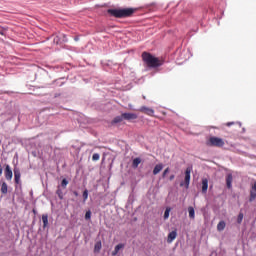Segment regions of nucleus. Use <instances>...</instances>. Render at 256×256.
<instances>
[{"instance_id":"nucleus-30","label":"nucleus","mask_w":256,"mask_h":256,"mask_svg":"<svg viewBox=\"0 0 256 256\" xmlns=\"http://www.w3.org/2000/svg\"><path fill=\"white\" fill-rule=\"evenodd\" d=\"M173 179H175V175L170 176V181H173Z\"/></svg>"},{"instance_id":"nucleus-21","label":"nucleus","mask_w":256,"mask_h":256,"mask_svg":"<svg viewBox=\"0 0 256 256\" xmlns=\"http://www.w3.org/2000/svg\"><path fill=\"white\" fill-rule=\"evenodd\" d=\"M124 120L123 114L121 116H117L113 119L112 123H121Z\"/></svg>"},{"instance_id":"nucleus-3","label":"nucleus","mask_w":256,"mask_h":256,"mask_svg":"<svg viewBox=\"0 0 256 256\" xmlns=\"http://www.w3.org/2000/svg\"><path fill=\"white\" fill-rule=\"evenodd\" d=\"M209 145L212 147H223L225 145V141L219 137H210L209 139Z\"/></svg>"},{"instance_id":"nucleus-19","label":"nucleus","mask_w":256,"mask_h":256,"mask_svg":"<svg viewBox=\"0 0 256 256\" xmlns=\"http://www.w3.org/2000/svg\"><path fill=\"white\" fill-rule=\"evenodd\" d=\"M7 191H8V186H7V183H2V186H1V193H3L4 195H7Z\"/></svg>"},{"instance_id":"nucleus-11","label":"nucleus","mask_w":256,"mask_h":256,"mask_svg":"<svg viewBox=\"0 0 256 256\" xmlns=\"http://www.w3.org/2000/svg\"><path fill=\"white\" fill-rule=\"evenodd\" d=\"M175 239H177V231H172L168 234V243H173V241H175Z\"/></svg>"},{"instance_id":"nucleus-6","label":"nucleus","mask_w":256,"mask_h":256,"mask_svg":"<svg viewBox=\"0 0 256 256\" xmlns=\"http://www.w3.org/2000/svg\"><path fill=\"white\" fill-rule=\"evenodd\" d=\"M14 180L17 185L21 183V171H19V168H14Z\"/></svg>"},{"instance_id":"nucleus-9","label":"nucleus","mask_w":256,"mask_h":256,"mask_svg":"<svg viewBox=\"0 0 256 256\" xmlns=\"http://www.w3.org/2000/svg\"><path fill=\"white\" fill-rule=\"evenodd\" d=\"M233 175L232 174H227L226 176V186L228 189H231L233 187Z\"/></svg>"},{"instance_id":"nucleus-17","label":"nucleus","mask_w":256,"mask_h":256,"mask_svg":"<svg viewBox=\"0 0 256 256\" xmlns=\"http://www.w3.org/2000/svg\"><path fill=\"white\" fill-rule=\"evenodd\" d=\"M226 227L225 221H220L217 225V230L218 231H224Z\"/></svg>"},{"instance_id":"nucleus-26","label":"nucleus","mask_w":256,"mask_h":256,"mask_svg":"<svg viewBox=\"0 0 256 256\" xmlns=\"http://www.w3.org/2000/svg\"><path fill=\"white\" fill-rule=\"evenodd\" d=\"M95 251H101V242H97L94 247Z\"/></svg>"},{"instance_id":"nucleus-22","label":"nucleus","mask_w":256,"mask_h":256,"mask_svg":"<svg viewBox=\"0 0 256 256\" xmlns=\"http://www.w3.org/2000/svg\"><path fill=\"white\" fill-rule=\"evenodd\" d=\"M82 197H83V202L85 203V201H87V199H89V191L88 190H84L83 191V194H82Z\"/></svg>"},{"instance_id":"nucleus-24","label":"nucleus","mask_w":256,"mask_h":256,"mask_svg":"<svg viewBox=\"0 0 256 256\" xmlns=\"http://www.w3.org/2000/svg\"><path fill=\"white\" fill-rule=\"evenodd\" d=\"M100 157L101 156L98 153H94L92 156V161H99Z\"/></svg>"},{"instance_id":"nucleus-2","label":"nucleus","mask_w":256,"mask_h":256,"mask_svg":"<svg viewBox=\"0 0 256 256\" xmlns=\"http://www.w3.org/2000/svg\"><path fill=\"white\" fill-rule=\"evenodd\" d=\"M134 10L131 8L126 9H109L108 13L113 15V17L123 18V17H131L133 15Z\"/></svg>"},{"instance_id":"nucleus-15","label":"nucleus","mask_w":256,"mask_h":256,"mask_svg":"<svg viewBox=\"0 0 256 256\" xmlns=\"http://www.w3.org/2000/svg\"><path fill=\"white\" fill-rule=\"evenodd\" d=\"M140 111H143L144 113H146V115H150V116H152L155 113L153 109L148 107H142L140 108Z\"/></svg>"},{"instance_id":"nucleus-8","label":"nucleus","mask_w":256,"mask_h":256,"mask_svg":"<svg viewBox=\"0 0 256 256\" xmlns=\"http://www.w3.org/2000/svg\"><path fill=\"white\" fill-rule=\"evenodd\" d=\"M256 199V182L252 185V188L250 190V198L249 201L253 202Z\"/></svg>"},{"instance_id":"nucleus-25","label":"nucleus","mask_w":256,"mask_h":256,"mask_svg":"<svg viewBox=\"0 0 256 256\" xmlns=\"http://www.w3.org/2000/svg\"><path fill=\"white\" fill-rule=\"evenodd\" d=\"M61 185L65 189L67 187V185H69V181H67V179H63L61 182Z\"/></svg>"},{"instance_id":"nucleus-32","label":"nucleus","mask_w":256,"mask_h":256,"mask_svg":"<svg viewBox=\"0 0 256 256\" xmlns=\"http://www.w3.org/2000/svg\"><path fill=\"white\" fill-rule=\"evenodd\" d=\"M231 125H233V122H228V123H227V126H228V127H231Z\"/></svg>"},{"instance_id":"nucleus-1","label":"nucleus","mask_w":256,"mask_h":256,"mask_svg":"<svg viewBox=\"0 0 256 256\" xmlns=\"http://www.w3.org/2000/svg\"><path fill=\"white\" fill-rule=\"evenodd\" d=\"M142 59L148 67L155 68V67H161V65H163V61L161 59H159L147 52H144L142 54Z\"/></svg>"},{"instance_id":"nucleus-31","label":"nucleus","mask_w":256,"mask_h":256,"mask_svg":"<svg viewBox=\"0 0 256 256\" xmlns=\"http://www.w3.org/2000/svg\"><path fill=\"white\" fill-rule=\"evenodd\" d=\"M181 59H184V61H187V59H189V56L188 57H181Z\"/></svg>"},{"instance_id":"nucleus-10","label":"nucleus","mask_w":256,"mask_h":256,"mask_svg":"<svg viewBox=\"0 0 256 256\" xmlns=\"http://www.w3.org/2000/svg\"><path fill=\"white\" fill-rule=\"evenodd\" d=\"M207 189H209V180L204 178L202 179V193H207Z\"/></svg>"},{"instance_id":"nucleus-12","label":"nucleus","mask_w":256,"mask_h":256,"mask_svg":"<svg viewBox=\"0 0 256 256\" xmlns=\"http://www.w3.org/2000/svg\"><path fill=\"white\" fill-rule=\"evenodd\" d=\"M125 248V244H118L115 246L114 251L112 252V256H116L121 249Z\"/></svg>"},{"instance_id":"nucleus-23","label":"nucleus","mask_w":256,"mask_h":256,"mask_svg":"<svg viewBox=\"0 0 256 256\" xmlns=\"http://www.w3.org/2000/svg\"><path fill=\"white\" fill-rule=\"evenodd\" d=\"M243 217H244L243 212H240L237 218V223H239V225L240 223H243Z\"/></svg>"},{"instance_id":"nucleus-20","label":"nucleus","mask_w":256,"mask_h":256,"mask_svg":"<svg viewBox=\"0 0 256 256\" xmlns=\"http://www.w3.org/2000/svg\"><path fill=\"white\" fill-rule=\"evenodd\" d=\"M171 213V207H167L165 212H164V220L167 221L169 219V215Z\"/></svg>"},{"instance_id":"nucleus-13","label":"nucleus","mask_w":256,"mask_h":256,"mask_svg":"<svg viewBox=\"0 0 256 256\" xmlns=\"http://www.w3.org/2000/svg\"><path fill=\"white\" fill-rule=\"evenodd\" d=\"M163 171V164H157L153 169V175H159Z\"/></svg>"},{"instance_id":"nucleus-5","label":"nucleus","mask_w":256,"mask_h":256,"mask_svg":"<svg viewBox=\"0 0 256 256\" xmlns=\"http://www.w3.org/2000/svg\"><path fill=\"white\" fill-rule=\"evenodd\" d=\"M4 173L7 181H11L13 179V170H11V166L6 165Z\"/></svg>"},{"instance_id":"nucleus-29","label":"nucleus","mask_w":256,"mask_h":256,"mask_svg":"<svg viewBox=\"0 0 256 256\" xmlns=\"http://www.w3.org/2000/svg\"><path fill=\"white\" fill-rule=\"evenodd\" d=\"M54 41H55L56 43H59V37L56 36V37L54 38Z\"/></svg>"},{"instance_id":"nucleus-27","label":"nucleus","mask_w":256,"mask_h":256,"mask_svg":"<svg viewBox=\"0 0 256 256\" xmlns=\"http://www.w3.org/2000/svg\"><path fill=\"white\" fill-rule=\"evenodd\" d=\"M85 219H86V220L91 219V211H87V212H86V214H85Z\"/></svg>"},{"instance_id":"nucleus-18","label":"nucleus","mask_w":256,"mask_h":256,"mask_svg":"<svg viewBox=\"0 0 256 256\" xmlns=\"http://www.w3.org/2000/svg\"><path fill=\"white\" fill-rule=\"evenodd\" d=\"M42 223L44 227H46L49 224V217L47 216V214L42 215Z\"/></svg>"},{"instance_id":"nucleus-4","label":"nucleus","mask_w":256,"mask_h":256,"mask_svg":"<svg viewBox=\"0 0 256 256\" xmlns=\"http://www.w3.org/2000/svg\"><path fill=\"white\" fill-rule=\"evenodd\" d=\"M191 183V168H187L185 171L184 183L181 182L180 185L183 187L185 185L186 189H189V184Z\"/></svg>"},{"instance_id":"nucleus-34","label":"nucleus","mask_w":256,"mask_h":256,"mask_svg":"<svg viewBox=\"0 0 256 256\" xmlns=\"http://www.w3.org/2000/svg\"><path fill=\"white\" fill-rule=\"evenodd\" d=\"M185 53H189V51H187V52H183V53H182V55H185Z\"/></svg>"},{"instance_id":"nucleus-16","label":"nucleus","mask_w":256,"mask_h":256,"mask_svg":"<svg viewBox=\"0 0 256 256\" xmlns=\"http://www.w3.org/2000/svg\"><path fill=\"white\" fill-rule=\"evenodd\" d=\"M188 213L190 219H195V208H193V206L188 207Z\"/></svg>"},{"instance_id":"nucleus-14","label":"nucleus","mask_w":256,"mask_h":256,"mask_svg":"<svg viewBox=\"0 0 256 256\" xmlns=\"http://www.w3.org/2000/svg\"><path fill=\"white\" fill-rule=\"evenodd\" d=\"M141 158L137 157V158H134L133 161H132V167L133 169H137V167H139V165H141Z\"/></svg>"},{"instance_id":"nucleus-28","label":"nucleus","mask_w":256,"mask_h":256,"mask_svg":"<svg viewBox=\"0 0 256 256\" xmlns=\"http://www.w3.org/2000/svg\"><path fill=\"white\" fill-rule=\"evenodd\" d=\"M167 173H169V168H166L162 174V177H166Z\"/></svg>"},{"instance_id":"nucleus-7","label":"nucleus","mask_w":256,"mask_h":256,"mask_svg":"<svg viewBox=\"0 0 256 256\" xmlns=\"http://www.w3.org/2000/svg\"><path fill=\"white\" fill-rule=\"evenodd\" d=\"M122 115L126 121H133L137 119V114L135 113H122Z\"/></svg>"},{"instance_id":"nucleus-33","label":"nucleus","mask_w":256,"mask_h":256,"mask_svg":"<svg viewBox=\"0 0 256 256\" xmlns=\"http://www.w3.org/2000/svg\"><path fill=\"white\" fill-rule=\"evenodd\" d=\"M74 195H75V197H78L79 193L77 191H74Z\"/></svg>"}]
</instances>
